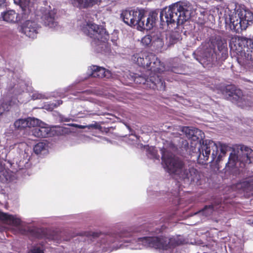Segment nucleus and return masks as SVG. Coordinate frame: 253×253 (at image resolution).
<instances>
[{"mask_svg":"<svg viewBox=\"0 0 253 253\" xmlns=\"http://www.w3.org/2000/svg\"><path fill=\"white\" fill-rule=\"evenodd\" d=\"M185 132L191 140L189 155L194 157L198 163L202 165L207 164L211 152V161L217 156L218 146L212 140H204V133L200 129L193 128L190 129L186 127Z\"/></svg>","mask_w":253,"mask_h":253,"instance_id":"1","label":"nucleus"},{"mask_svg":"<svg viewBox=\"0 0 253 253\" xmlns=\"http://www.w3.org/2000/svg\"><path fill=\"white\" fill-rule=\"evenodd\" d=\"M165 163L169 174L173 178L183 181L184 183H198L201 179L200 172L193 167L187 169L183 161L179 158H168Z\"/></svg>","mask_w":253,"mask_h":253,"instance_id":"2","label":"nucleus"},{"mask_svg":"<svg viewBox=\"0 0 253 253\" xmlns=\"http://www.w3.org/2000/svg\"><path fill=\"white\" fill-rule=\"evenodd\" d=\"M190 11L187 8L176 3L164 8L161 11L160 18L162 25L163 23L168 25L175 22L182 24L190 18Z\"/></svg>","mask_w":253,"mask_h":253,"instance_id":"3","label":"nucleus"},{"mask_svg":"<svg viewBox=\"0 0 253 253\" xmlns=\"http://www.w3.org/2000/svg\"><path fill=\"white\" fill-rule=\"evenodd\" d=\"M133 61L139 66L147 69L146 72H161L165 70L164 63L155 54L148 52L136 53L132 57Z\"/></svg>","mask_w":253,"mask_h":253,"instance_id":"4","label":"nucleus"},{"mask_svg":"<svg viewBox=\"0 0 253 253\" xmlns=\"http://www.w3.org/2000/svg\"><path fill=\"white\" fill-rule=\"evenodd\" d=\"M229 21L231 30L240 33L253 23V13L248 10H240L229 15Z\"/></svg>","mask_w":253,"mask_h":253,"instance_id":"5","label":"nucleus"},{"mask_svg":"<svg viewBox=\"0 0 253 253\" xmlns=\"http://www.w3.org/2000/svg\"><path fill=\"white\" fill-rule=\"evenodd\" d=\"M143 241L150 247L163 250H168L182 244V241L178 237L168 239L163 236L145 237L143 238Z\"/></svg>","mask_w":253,"mask_h":253,"instance_id":"6","label":"nucleus"},{"mask_svg":"<svg viewBox=\"0 0 253 253\" xmlns=\"http://www.w3.org/2000/svg\"><path fill=\"white\" fill-rule=\"evenodd\" d=\"M84 34L93 39L94 42H100V45H105L109 40V35L106 29L102 26L92 23H87L83 28Z\"/></svg>","mask_w":253,"mask_h":253,"instance_id":"7","label":"nucleus"},{"mask_svg":"<svg viewBox=\"0 0 253 253\" xmlns=\"http://www.w3.org/2000/svg\"><path fill=\"white\" fill-rule=\"evenodd\" d=\"M144 10L143 9H126L123 10L121 14V18L127 25L132 27L137 26L141 29L144 28L143 16Z\"/></svg>","mask_w":253,"mask_h":253,"instance_id":"8","label":"nucleus"},{"mask_svg":"<svg viewBox=\"0 0 253 253\" xmlns=\"http://www.w3.org/2000/svg\"><path fill=\"white\" fill-rule=\"evenodd\" d=\"M222 94L226 99L236 103L242 108L248 105L242 91L234 85H227L221 89Z\"/></svg>","mask_w":253,"mask_h":253,"instance_id":"9","label":"nucleus"},{"mask_svg":"<svg viewBox=\"0 0 253 253\" xmlns=\"http://www.w3.org/2000/svg\"><path fill=\"white\" fill-rule=\"evenodd\" d=\"M242 157L239 158L235 153H231L229 157L228 161L226 164V167L233 169L236 167L238 160L243 164H250L252 162L253 151L248 147L241 148Z\"/></svg>","mask_w":253,"mask_h":253,"instance_id":"10","label":"nucleus"},{"mask_svg":"<svg viewBox=\"0 0 253 253\" xmlns=\"http://www.w3.org/2000/svg\"><path fill=\"white\" fill-rule=\"evenodd\" d=\"M38 122L32 130L33 135L39 138L52 137L57 134V131L54 127H50L48 125L38 119Z\"/></svg>","mask_w":253,"mask_h":253,"instance_id":"11","label":"nucleus"},{"mask_svg":"<svg viewBox=\"0 0 253 253\" xmlns=\"http://www.w3.org/2000/svg\"><path fill=\"white\" fill-rule=\"evenodd\" d=\"M166 67L165 70L161 72L150 71L148 72V83L147 85L153 89H157L164 91L166 88V84L164 80L161 75L159 74H165Z\"/></svg>","mask_w":253,"mask_h":253,"instance_id":"12","label":"nucleus"},{"mask_svg":"<svg viewBox=\"0 0 253 253\" xmlns=\"http://www.w3.org/2000/svg\"><path fill=\"white\" fill-rule=\"evenodd\" d=\"M250 39L244 37L234 36L230 40V46L232 50L236 51V53L244 51L246 45L248 44Z\"/></svg>","mask_w":253,"mask_h":253,"instance_id":"13","label":"nucleus"},{"mask_svg":"<svg viewBox=\"0 0 253 253\" xmlns=\"http://www.w3.org/2000/svg\"><path fill=\"white\" fill-rule=\"evenodd\" d=\"M38 28L39 26L36 22L27 20L21 25L20 32L29 38H34L38 34Z\"/></svg>","mask_w":253,"mask_h":253,"instance_id":"14","label":"nucleus"},{"mask_svg":"<svg viewBox=\"0 0 253 253\" xmlns=\"http://www.w3.org/2000/svg\"><path fill=\"white\" fill-rule=\"evenodd\" d=\"M31 233L35 238L39 239H45L52 240L55 239L51 231L47 228H35L31 230Z\"/></svg>","mask_w":253,"mask_h":253,"instance_id":"15","label":"nucleus"},{"mask_svg":"<svg viewBox=\"0 0 253 253\" xmlns=\"http://www.w3.org/2000/svg\"><path fill=\"white\" fill-rule=\"evenodd\" d=\"M215 47H217L218 50L221 53L222 59H225L228 57V48L226 41L222 40L220 37H217L212 42Z\"/></svg>","mask_w":253,"mask_h":253,"instance_id":"16","label":"nucleus"},{"mask_svg":"<svg viewBox=\"0 0 253 253\" xmlns=\"http://www.w3.org/2000/svg\"><path fill=\"white\" fill-rule=\"evenodd\" d=\"M37 122H38V119L35 118L19 119L17 120V129L35 127Z\"/></svg>","mask_w":253,"mask_h":253,"instance_id":"17","label":"nucleus"},{"mask_svg":"<svg viewBox=\"0 0 253 253\" xmlns=\"http://www.w3.org/2000/svg\"><path fill=\"white\" fill-rule=\"evenodd\" d=\"M91 70L90 76L93 78H109V77L111 76L110 72L108 70H106V69L103 67L93 66L91 67Z\"/></svg>","mask_w":253,"mask_h":253,"instance_id":"18","label":"nucleus"},{"mask_svg":"<svg viewBox=\"0 0 253 253\" xmlns=\"http://www.w3.org/2000/svg\"><path fill=\"white\" fill-rule=\"evenodd\" d=\"M145 13V12L144 13ZM158 13L156 11H152L150 13L148 17L145 19L144 14L143 16V21H144V28H141V30H150L153 28L154 24L155 23L156 19L158 18Z\"/></svg>","mask_w":253,"mask_h":253,"instance_id":"19","label":"nucleus"},{"mask_svg":"<svg viewBox=\"0 0 253 253\" xmlns=\"http://www.w3.org/2000/svg\"><path fill=\"white\" fill-rule=\"evenodd\" d=\"M56 14V12L54 10H50L43 15L42 18L45 26L52 28L56 25V22L55 21Z\"/></svg>","mask_w":253,"mask_h":253,"instance_id":"20","label":"nucleus"},{"mask_svg":"<svg viewBox=\"0 0 253 253\" xmlns=\"http://www.w3.org/2000/svg\"><path fill=\"white\" fill-rule=\"evenodd\" d=\"M244 53L245 57L249 60L253 61V40L249 39L248 45L244 49Z\"/></svg>","mask_w":253,"mask_h":253,"instance_id":"21","label":"nucleus"},{"mask_svg":"<svg viewBox=\"0 0 253 253\" xmlns=\"http://www.w3.org/2000/svg\"><path fill=\"white\" fill-rule=\"evenodd\" d=\"M15 12L13 10H9L1 13L3 20L11 23H15Z\"/></svg>","mask_w":253,"mask_h":253,"instance_id":"22","label":"nucleus"},{"mask_svg":"<svg viewBox=\"0 0 253 253\" xmlns=\"http://www.w3.org/2000/svg\"><path fill=\"white\" fill-rule=\"evenodd\" d=\"M219 145L220 146V154L218 155V152H217V156L216 158L214 159L213 161H211L210 162L211 163L213 161H215L216 163H218L220 162L221 160V158L223 156H224L226 153V152L227 151L228 146L225 144H222L220 142H219Z\"/></svg>","mask_w":253,"mask_h":253,"instance_id":"23","label":"nucleus"},{"mask_svg":"<svg viewBox=\"0 0 253 253\" xmlns=\"http://www.w3.org/2000/svg\"><path fill=\"white\" fill-rule=\"evenodd\" d=\"M164 44V41L162 38L159 37H153L151 46L155 50H161Z\"/></svg>","mask_w":253,"mask_h":253,"instance_id":"24","label":"nucleus"},{"mask_svg":"<svg viewBox=\"0 0 253 253\" xmlns=\"http://www.w3.org/2000/svg\"><path fill=\"white\" fill-rule=\"evenodd\" d=\"M148 81V72H146L144 76H135L134 78V82L137 84H143L147 85Z\"/></svg>","mask_w":253,"mask_h":253,"instance_id":"25","label":"nucleus"},{"mask_svg":"<svg viewBox=\"0 0 253 253\" xmlns=\"http://www.w3.org/2000/svg\"><path fill=\"white\" fill-rule=\"evenodd\" d=\"M214 211V206L212 204L206 205L203 209L199 211L197 213L203 215L208 216L211 215Z\"/></svg>","mask_w":253,"mask_h":253,"instance_id":"26","label":"nucleus"},{"mask_svg":"<svg viewBox=\"0 0 253 253\" xmlns=\"http://www.w3.org/2000/svg\"><path fill=\"white\" fill-rule=\"evenodd\" d=\"M70 126H74L75 127L81 129H84L85 128H93L96 129H100L101 128V126L97 123L95 122L94 124H90L87 126H83L76 124H72L70 125Z\"/></svg>","mask_w":253,"mask_h":253,"instance_id":"27","label":"nucleus"},{"mask_svg":"<svg viewBox=\"0 0 253 253\" xmlns=\"http://www.w3.org/2000/svg\"><path fill=\"white\" fill-rule=\"evenodd\" d=\"M0 220L5 222H14V217L7 213L0 211Z\"/></svg>","mask_w":253,"mask_h":253,"instance_id":"28","label":"nucleus"},{"mask_svg":"<svg viewBox=\"0 0 253 253\" xmlns=\"http://www.w3.org/2000/svg\"><path fill=\"white\" fill-rule=\"evenodd\" d=\"M153 38L150 35L145 36L141 39V43L145 46H150L152 45Z\"/></svg>","mask_w":253,"mask_h":253,"instance_id":"29","label":"nucleus"},{"mask_svg":"<svg viewBox=\"0 0 253 253\" xmlns=\"http://www.w3.org/2000/svg\"><path fill=\"white\" fill-rule=\"evenodd\" d=\"M45 149V144L43 142H39L34 147V151L36 154H39Z\"/></svg>","mask_w":253,"mask_h":253,"instance_id":"30","label":"nucleus"},{"mask_svg":"<svg viewBox=\"0 0 253 253\" xmlns=\"http://www.w3.org/2000/svg\"><path fill=\"white\" fill-rule=\"evenodd\" d=\"M180 148L182 151H185L189 155V151L190 150V147L189 146V142L186 140H182L181 142Z\"/></svg>","mask_w":253,"mask_h":253,"instance_id":"31","label":"nucleus"},{"mask_svg":"<svg viewBox=\"0 0 253 253\" xmlns=\"http://www.w3.org/2000/svg\"><path fill=\"white\" fill-rule=\"evenodd\" d=\"M29 2L30 0H19L18 2H17V5H19L22 11H24L28 6Z\"/></svg>","mask_w":253,"mask_h":253,"instance_id":"32","label":"nucleus"},{"mask_svg":"<svg viewBox=\"0 0 253 253\" xmlns=\"http://www.w3.org/2000/svg\"><path fill=\"white\" fill-rule=\"evenodd\" d=\"M10 105L7 103L2 102L0 104V116L5 112L8 111Z\"/></svg>","mask_w":253,"mask_h":253,"instance_id":"33","label":"nucleus"},{"mask_svg":"<svg viewBox=\"0 0 253 253\" xmlns=\"http://www.w3.org/2000/svg\"><path fill=\"white\" fill-rule=\"evenodd\" d=\"M17 82L18 83L17 86H19L20 88V90L19 91L17 90V93L18 92L19 93H20L21 92L24 91V90L26 87V84L25 82L22 80H19L18 81H17Z\"/></svg>","mask_w":253,"mask_h":253,"instance_id":"34","label":"nucleus"},{"mask_svg":"<svg viewBox=\"0 0 253 253\" xmlns=\"http://www.w3.org/2000/svg\"><path fill=\"white\" fill-rule=\"evenodd\" d=\"M74 6L79 7L80 8H85L84 7V0H72Z\"/></svg>","mask_w":253,"mask_h":253,"instance_id":"35","label":"nucleus"},{"mask_svg":"<svg viewBox=\"0 0 253 253\" xmlns=\"http://www.w3.org/2000/svg\"><path fill=\"white\" fill-rule=\"evenodd\" d=\"M180 37L179 33L177 32L173 33L170 36V40L171 42L175 43L179 41Z\"/></svg>","mask_w":253,"mask_h":253,"instance_id":"36","label":"nucleus"},{"mask_svg":"<svg viewBox=\"0 0 253 253\" xmlns=\"http://www.w3.org/2000/svg\"><path fill=\"white\" fill-rule=\"evenodd\" d=\"M100 0H84V7L87 8L97 3Z\"/></svg>","mask_w":253,"mask_h":253,"instance_id":"37","label":"nucleus"},{"mask_svg":"<svg viewBox=\"0 0 253 253\" xmlns=\"http://www.w3.org/2000/svg\"><path fill=\"white\" fill-rule=\"evenodd\" d=\"M29 253H44L42 248L40 247H35L29 252Z\"/></svg>","mask_w":253,"mask_h":253,"instance_id":"38","label":"nucleus"},{"mask_svg":"<svg viewBox=\"0 0 253 253\" xmlns=\"http://www.w3.org/2000/svg\"><path fill=\"white\" fill-rule=\"evenodd\" d=\"M166 72H165V73L166 72H173V73H176V74H181V69H180L179 68H177V67H172L170 68V70H166Z\"/></svg>","mask_w":253,"mask_h":253,"instance_id":"39","label":"nucleus"},{"mask_svg":"<svg viewBox=\"0 0 253 253\" xmlns=\"http://www.w3.org/2000/svg\"><path fill=\"white\" fill-rule=\"evenodd\" d=\"M4 173L5 168L2 163L0 162V177H1V175L4 176Z\"/></svg>","mask_w":253,"mask_h":253,"instance_id":"40","label":"nucleus"},{"mask_svg":"<svg viewBox=\"0 0 253 253\" xmlns=\"http://www.w3.org/2000/svg\"><path fill=\"white\" fill-rule=\"evenodd\" d=\"M62 103V100H58L57 102V103H55L54 104V107H57V106H59L60 104H61Z\"/></svg>","mask_w":253,"mask_h":253,"instance_id":"41","label":"nucleus"},{"mask_svg":"<svg viewBox=\"0 0 253 253\" xmlns=\"http://www.w3.org/2000/svg\"><path fill=\"white\" fill-rule=\"evenodd\" d=\"M91 235L93 237H96L99 236V234L97 232H93Z\"/></svg>","mask_w":253,"mask_h":253,"instance_id":"42","label":"nucleus"},{"mask_svg":"<svg viewBox=\"0 0 253 253\" xmlns=\"http://www.w3.org/2000/svg\"><path fill=\"white\" fill-rule=\"evenodd\" d=\"M161 232H162L161 229H157H157H156V231H155V233L156 234H159V233H161Z\"/></svg>","mask_w":253,"mask_h":253,"instance_id":"43","label":"nucleus"},{"mask_svg":"<svg viewBox=\"0 0 253 253\" xmlns=\"http://www.w3.org/2000/svg\"><path fill=\"white\" fill-rule=\"evenodd\" d=\"M16 222H17V226L20 224V222H21V220L20 218L17 217V220H16Z\"/></svg>","mask_w":253,"mask_h":253,"instance_id":"44","label":"nucleus"},{"mask_svg":"<svg viewBox=\"0 0 253 253\" xmlns=\"http://www.w3.org/2000/svg\"><path fill=\"white\" fill-rule=\"evenodd\" d=\"M5 3V0H0V7Z\"/></svg>","mask_w":253,"mask_h":253,"instance_id":"45","label":"nucleus"},{"mask_svg":"<svg viewBox=\"0 0 253 253\" xmlns=\"http://www.w3.org/2000/svg\"><path fill=\"white\" fill-rule=\"evenodd\" d=\"M64 121L66 122H68L70 121V119H68V118H66L65 120H64Z\"/></svg>","mask_w":253,"mask_h":253,"instance_id":"46","label":"nucleus"},{"mask_svg":"<svg viewBox=\"0 0 253 253\" xmlns=\"http://www.w3.org/2000/svg\"><path fill=\"white\" fill-rule=\"evenodd\" d=\"M13 125H14V126H16V122H15L14 123V124H13Z\"/></svg>","mask_w":253,"mask_h":253,"instance_id":"47","label":"nucleus"},{"mask_svg":"<svg viewBox=\"0 0 253 253\" xmlns=\"http://www.w3.org/2000/svg\"><path fill=\"white\" fill-rule=\"evenodd\" d=\"M14 3L16 4V0H13Z\"/></svg>","mask_w":253,"mask_h":253,"instance_id":"48","label":"nucleus"},{"mask_svg":"<svg viewBox=\"0 0 253 253\" xmlns=\"http://www.w3.org/2000/svg\"><path fill=\"white\" fill-rule=\"evenodd\" d=\"M212 65H214V64H215V63H212Z\"/></svg>","mask_w":253,"mask_h":253,"instance_id":"49","label":"nucleus"}]
</instances>
